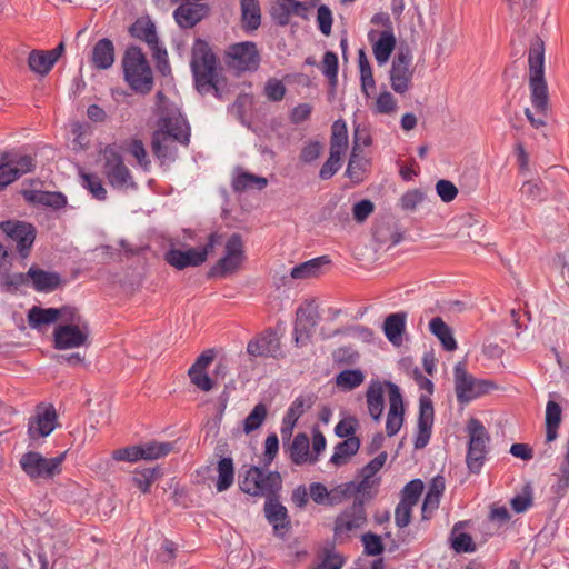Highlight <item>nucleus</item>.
<instances>
[{
  "label": "nucleus",
  "mask_w": 569,
  "mask_h": 569,
  "mask_svg": "<svg viewBox=\"0 0 569 569\" xmlns=\"http://www.w3.org/2000/svg\"><path fill=\"white\" fill-rule=\"evenodd\" d=\"M189 136L188 123L180 112L174 111L162 116L159 120V129L153 133L152 150L162 161L173 160L178 144L187 146Z\"/></svg>",
  "instance_id": "nucleus-1"
},
{
  "label": "nucleus",
  "mask_w": 569,
  "mask_h": 569,
  "mask_svg": "<svg viewBox=\"0 0 569 569\" xmlns=\"http://www.w3.org/2000/svg\"><path fill=\"white\" fill-rule=\"evenodd\" d=\"M190 67L196 87L200 92H208L210 89L219 90L218 60L207 41L194 40L191 48Z\"/></svg>",
  "instance_id": "nucleus-2"
},
{
  "label": "nucleus",
  "mask_w": 569,
  "mask_h": 569,
  "mask_svg": "<svg viewBox=\"0 0 569 569\" xmlns=\"http://www.w3.org/2000/svg\"><path fill=\"white\" fill-rule=\"evenodd\" d=\"M124 79L138 92L148 93L153 84L151 68L142 50L129 47L122 58Z\"/></svg>",
  "instance_id": "nucleus-3"
},
{
  "label": "nucleus",
  "mask_w": 569,
  "mask_h": 569,
  "mask_svg": "<svg viewBox=\"0 0 569 569\" xmlns=\"http://www.w3.org/2000/svg\"><path fill=\"white\" fill-rule=\"evenodd\" d=\"M282 488V478L277 471L250 467L240 480V489L253 497H277Z\"/></svg>",
  "instance_id": "nucleus-4"
},
{
  "label": "nucleus",
  "mask_w": 569,
  "mask_h": 569,
  "mask_svg": "<svg viewBox=\"0 0 569 569\" xmlns=\"http://www.w3.org/2000/svg\"><path fill=\"white\" fill-rule=\"evenodd\" d=\"M453 382L457 400L460 403H468L498 388L491 380L478 379L470 375L462 362L455 366Z\"/></svg>",
  "instance_id": "nucleus-5"
},
{
  "label": "nucleus",
  "mask_w": 569,
  "mask_h": 569,
  "mask_svg": "<svg viewBox=\"0 0 569 569\" xmlns=\"http://www.w3.org/2000/svg\"><path fill=\"white\" fill-rule=\"evenodd\" d=\"M130 33L150 47L158 69L164 74L169 70L168 53L166 49L159 46L156 24L150 17L138 18L130 27Z\"/></svg>",
  "instance_id": "nucleus-6"
},
{
  "label": "nucleus",
  "mask_w": 569,
  "mask_h": 569,
  "mask_svg": "<svg viewBox=\"0 0 569 569\" xmlns=\"http://www.w3.org/2000/svg\"><path fill=\"white\" fill-rule=\"evenodd\" d=\"M530 101L536 114L531 109H525V116L535 129L547 126V116L550 110V100L547 82L545 79H529Z\"/></svg>",
  "instance_id": "nucleus-7"
},
{
  "label": "nucleus",
  "mask_w": 569,
  "mask_h": 569,
  "mask_svg": "<svg viewBox=\"0 0 569 569\" xmlns=\"http://www.w3.org/2000/svg\"><path fill=\"white\" fill-rule=\"evenodd\" d=\"M246 259L244 244L240 234L233 233L224 244L223 256L211 268V274L226 277L236 273Z\"/></svg>",
  "instance_id": "nucleus-8"
},
{
  "label": "nucleus",
  "mask_w": 569,
  "mask_h": 569,
  "mask_svg": "<svg viewBox=\"0 0 569 569\" xmlns=\"http://www.w3.org/2000/svg\"><path fill=\"white\" fill-rule=\"evenodd\" d=\"M64 455L54 458H44L39 452L29 451L20 459L22 470L31 479H51L61 471Z\"/></svg>",
  "instance_id": "nucleus-9"
},
{
  "label": "nucleus",
  "mask_w": 569,
  "mask_h": 569,
  "mask_svg": "<svg viewBox=\"0 0 569 569\" xmlns=\"http://www.w3.org/2000/svg\"><path fill=\"white\" fill-rule=\"evenodd\" d=\"M224 61L238 72L254 71L259 68L260 53L254 42L233 43L226 50Z\"/></svg>",
  "instance_id": "nucleus-10"
},
{
  "label": "nucleus",
  "mask_w": 569,
  "mask_h": 569,
  "mask_svg": "<svg viewBox=\"0 0 569 569\" xmlns=\"http://www.w3.org/2000/svg\"><path fill=\"white\" fill-rule=\"evenodd\" d=\"M467 430L469 435L467 465L470 471L478 472L483 465L489 436L483 425L476 418L469 419Z\"/></svg>",
  "instance_id": "nucleus-11"
},
{
  "label": "nucleus",
  "mask_w": 569,
  "mask_h": 569,
  "mask_svg": "<svg viewBox=\"0 0 569 569\" xmlns=\"http://www.w3.org/2000/svg\"><path fill=\"white\" fill-rule=\"evenodd\" d=\"M219 236L210 234L208 243L203 248H190L188 250L170 249L166 253V261L176 269L182 270L187 267H197L207 260L208 254L219 242Z\"/></svg>",
  "instance_id": "nucleus-12"
},
{
  "label": "nucleus",
  "mask_w": 569,
  "mask_h": 569,
  "mask_svg": "<svg viewBox=\"0 0 569 569\" xmlns=\"http://www.w3.org/2000/svg\"><path fill=\"white\" fill-rule=\"evenodd\" d=\"M103 173L111 186L128 189L134 186L133 179L114 147L108 146L101 152Z\"/></svg>",
  "instance_id": "nucleus-13"
},
{
  "label": "nucleus",
  "mask_w": 569,
  "mask_h": 569,
  "mask_svg": "<svg viewBox=\"0 0 569 569\" xmlns=\"http://www.w3.org/2000/svg\"><path fill=\"white\" fill-rule=\"evenodd\" d=\"M53 346L58 350L77 349L90 345V325L62 326L53 330Z\"/></svg>",
  "instance_id": "nucleus-14"
},
{
  "label": "nucleus",
  "mask_w": 569,
  "mask_h": 569,
  "mask_svg": "<svg viewBox=\"0 0 569 569\" xmlns=\"http://www.w3.org/2000/svg\"><path fill=\"white\" fill-rule=\"evenodd\" d=\"M3 233L17 244L21 258H27L36 239V229L23 221L8 220L0 223Z\"/></svg>",
  "instance_id": "nucleus-15"
},
{
  "label": "nucleus",
  "mask_w": 569,
  "mask_h": 569,
  "mask_svg": "<svg viewBox=\"0 0 569 569\" xmlns=\"http://www.w3.org/2000/svg\"><path fill=\"white\" fill-rule=\"evenodd\" d=\"M318 320L317 306L312 301L306 302L297 309L293 331L297 347H303L310 342L312 330L318 325Z\"/></svg>",
  "instance_id": "nucleus-16"
},
{
  "label": "nucleus",
  "mask_w": 569,
  "mask_h": 569,
  "mask_svg": "<svg viewBox=\"0 0 569 569\" xmlns=\"http://www.w3.org/2000/svg\"><path fill=\"white\" fill-rule=\"evenodd\" d=\"M389 73L392 90L400 94L406 93L411 87L413 77L410 54L403 52L398 53L392 61Z\"/></svg>",
  "instance_id": "nucleus-17"
},
{
  "label": "nucleus",
  "mask_w": 569,
  "mask_h": 569,
  "mask_svg": "<svg viewBox=\"0 0 569 569\" xmlns=\"http://www.w3.org/2000/svg\"><path fill=\"white\" fill-rule=\"evenodd\" d=\"M389 409L386 421V432L388 437L398 433L403 425V401L399 388L391 382L387 383Z\"/></svg>",
  "instance_id": "nucleus-18"
},
{
  "label": "nucleus",
  "mask_w": 569,
  "mask_h": 569,
  "mask_svg": "<svg viewBox=\"0 0 569 569\" xmlns=\"http://www.w3.org/2000/svg\"><path fill=\"white\" fill-rule=\"evenodd\" d=\"M57 427V413L53 407H38L29 421L30 439L38 440L48 437Z\"/></svg>",
  "instance_id": "nucleus-19"
},
{
  "label": "nucleus",
  "mask_w": 569,
  "mask_h": 569,
  "mask_svg": "<svg viewBox=\"0 0 569 569\" xmlns=\"http://www.w3.org/2000/svg\"><path fill=\"white\" fill-rule=\"evenodd\" d=\"M433 417L435 411L431 400L426 396H421L419 399V418L415 438L416 449H422L428 445L433 426Z\"/></svg>",
  "instance_id": "nucleus-20"
},
{
  "label": "nucleus",
  "mask_w": 569,
  "mask_h": 569,
  "mask_svg": "<svg viewBox=\"0 0 569 569\" xmlns=\"http://www.w3.org/2000/svg\"><path fill=\"white\" fill-rule=\"evenodd\" d=\"M366 522L363 503L361 500H356L350 508L337 517L335 531L337 535H347L363 527Z\"/></svg>",
  "instance_id": "nucleus-21"
},
{
  "label": "nucleus",
  "mask_w": 569,
  "mask_h": 569,
  "mask_svg": "<svg viewBox=\"0 0 569 569\" xmlns=\"http://www.w3.org/2000/svg\"><path fill=\"white\" fill-rule=\"evenodd\" d=\"M214 359L213 350L203 351L188 370L191 382L202 391H210L213 382L207 373L208 367Z\"/></svg>",
  "instance_id": "nucleus-22"
},
{
  "label": "nucleus",
  "mask_w": 569,
  "mask_h": 569,
  "mask_svg": "<svg viewBox=\"0 0 569 569\" xmlns=\"http://www.w3.org/2000/svg\"><path fill=\"white\" fill-rule=\"evenodd\" d=\"M353 489V483H346L328 491L322 483L316 482L310 486V497L316 503L337 505L349 497Z\"/></svg>",
  "instance_id": "nucleus-23"
},
{
  "label": "nucleus",
  "mask_w": 569,
  "mask_h": 569,
  "mask_svg": "<svg viewBox=\"0 0 569 569\" xmlns=\"http://www.w3.org/2000/svg\"><path fill=\"white\" fill-rule=\"evenodd\" d=\"M377 34L378 32L376 30H371L368 33V38L372 42V51L378 64L382 66L389 60L397 41L392 28L381 31L379 38L376 40Z\"/></svg>",
  "instance_id": "nucleus-24"
},
{
  "label": "nucleus",
  "mask_w": 569,
  "mask_h": 569,
  "mask_svg": "<svg viewBox=\"0 0 569 569\" xmlns=\"http://www.w3.org/2000/svg\"><path fill=\"white\" fill-rule=\"evenodd\" d=\"M208 10L203 3L187 2L174 10L173 18L181 28L189 29L200 22L207 16Z\"/></svg>",
  "instance_id": "nucleus-25"
},
{
  "label": "nucleus",
  "mask_w": 569,
  "mask_h": 569,
  "mask_svg": "<svg viewBox=\"0 0 569 569\" xmlns=\"http://www.w3.org/2000/svg\"><path fill=\"white\" fill-rule=\"evenodd\" d=\"M313 405L311 396H299L289 407L282 420L281 433L290 436L299 418Z\"/></svg>",
  "instance_id": "nucleus-26"
},
{
  "label": "nucleus",
  "mask_w": 569,
  "mask_h": 569,
  "mask_svg": "<svg viewBox=\"0 0 569 569\" xmlns=\"http://www.w3.org/2000/svg\"><path fill=\"white\" fill-rule=\"evenodd\" d=\"M247 351L254 357H277L280 352V340L274 333L269 332L249 341Z\"/></svg>",
  "instance_id": "nucleus-27"
},
{
  "label": "nucleus",
  "mask_w": 569,
  "mask_h": 569,
  "mask_svg": "<svg viewBox=\"0 0 569 569\" xmlns=\"http://www.w3.org/2000/svg\"><path fill=\"white\" fill-rule=\"evenodd\" d=\"M329 263L327 256L317 257L305 261L291 269V278L295 281H303L320 276L322 268Z\"/></svg>",
  "instance_id": "nucleus-28"
},
{
  "label": "nucleus",
  "mask_w": 569,
  "mask_h": 569,
  "mask_svg": "<svg viewBox=\"0 0 569 569\" xmlns=\"http://www.w3.org/2000/svg\"><path fill=\"white\" fill-rule=\"evenodd\" d=\"M264 515L276 531L288 529L289 518L287 508L281 505L277 497H270L264 505Z\"/></svg>",
  "instance_id": "nucleus-29"
},
{
  "label": "nucleus",
  "mask_w": 569,
  "mask_h": 569,
  "mask_svg": "<svg viewBox=\"0 0 569 569\" xmlns=\"http://www.w3.org/2000/svg\"><path fill=\"white\" fill-rule=\"evenodd\" d=\"M92 64L100 70L109 69L114 62V47L111 40H99L92 49Z\"/></svg>",
  "instance_id": "nucleus-30"
},
{
  "label": "nucleus",
  "mask_w": 569,
  "mask_h": 569,
  "mask_svg": "<svg viewBox=\"0 0 569 569\" xmlns=\"http://www.w3.org/2000/svg\"><path fill=\"white\" fill-rule=\"evenodd\" d=\"M406 319L407 315L405 312L391 313L385 319L383 332L393 346H401L402 343Z\"/></svg>",
  "instance_id": "nucleus-31"
},
{
  "label": "nucleus",
  "mask_w": 569,
  "mask_h": 569,
  "mask_svg": "<svg viewBox=\"0 0 569 569\" xmlns=\"http://www.w3.org/2000/svg\"><path fill=\"white\" fill-rule=\"evenodd\" d=\"M368 412L375 421H379L383 412V387L379 381H371L366 392Z\"/></svg>",
  "instance_id": "nucleus-32"
},
{
  "label": "nucleus",
  "mask_w": 569,
  "mask_h": 569,
  "mask_svg": "<svg viewBox=\"0 0 569 569\" xmlns=\"http://www.w3.org/2000/svg\"><path fill=\"white\" fill-rule=\"evenodd\" d=\"M348 149V132L343 120H337L332 124V134L330 140V157L341 160Z\"/></svg>",
  "instance_id": "nucleus-33"
},
{
  "label": "nucleus",
  "mask_w": 569,
  "mask_h": 569,
  "mask_svg": "<svg viewBox=\"0 0 569 569\" xmlns=\"http://www.w3.org/2000/svg\"><path fill=\"white\" fill-rule=\"evenodd\" d=\"M56 64L49 51L31 50L28 56L29 69L41 77L47 76Z\"/></svg>",
  "instance_id": "nucleus-34"
},
{
  "label": "nucleus",
  "mask_w": 569,
  "mask_h": 569,
  "mask_svg": "<svg viewBox=\"0 0 569 569\" xmlns=\"http://www.w3.org/2000/svg\"><path fill=\"white\" fill-rule=\"evenodd\" d=\"M27 276L32 280L38 291H51L60 284V276L56 272L30 268Z\"/></svg>",
  "instance_id": "nucleus-35"
},
{
  "label": "nucleus",
  "mask_w": 569,
  "mask_h": 569,
  "mask_svg": "<svg viewBox=\"0 0 569 569\" xmlns=\"http://www.w3.org/2000/svg\"><path fill=\"white\" fill-rule=\"evenodd\" d=\"M360 132L355 130L353 147L347 167V176L350 179L360 180V174L366 170L367 160L360 156Z\"/></svg>",
  "instance_id": "nucleus-36"
},
{
  "label": "nucleus",
  "mask_w": 569,
  "mask_h": 569,
  "mask_svg": "<svg viewBox=\"0 0 569 569\" xmlns=\"http://www.w3.org/2000/svg\"><path fill=\"white\" fill-rule=\"evenodd\" d=\"M429 329L447 351H455L457 349V341L452 330L440 317H436L429 322Z\"/></svg>",
  "instance_id": "nucleus-37"
},
{
  "label": "nucleus",
  "mask_w": 569,
  "mask_h": 569,
  "mask_svg": "<svg viewBox=\"0 0 569 569\" xmlns=\"http://www.w3.org/2000/svg\"><path fill=\"white\" fill-rule=\"evenodd\" d=\"M546 443L555 441L561 422V408L555 401H548L546 407Z\"/></svg>",
  "instance_id": "nucleus-38"
},
{
  "label": "nucleus",
  "mask_w": 569,
  "mask_h": 569,
  "mask_svg": "<svg viewBox=\"0 0 569 569\" xmlns=\"http://www.w3.org/2000/svg\"><path fill=\"white\" fill-rule=\"evenodd\" d=\"M310 442L305 433H298L290 446V459L296 465H302L307 461L315 462L316 458L310 457Z\"/></svg>",
  "instance_id": "nucleus-39"
},
{
  "label": "nucleus",
  "mask_w": 569,
  "mask_h": 569,
  "mask_svg": "<svg viewBox=\"0 0 569 569\" xmlns=\"http://www.w3.org/2000/svg\"><path fill=\"white\" fill-rule=\"evenodd\" d=\"M529 79H545V47L538 41L529 50Z\"/></svg>",
  "instance_id": "nucleus-40"
},
{
  "label": "nucleus",
  "mask_w": 569,
  "mask_h": 569,
  "mask_svg": "<svg viewBox=\"0 0 569 569\" xmlns=\"http://www.w3.org/2000/svg\"><path fill=\"white\" fill-rule=\"evenodd\" d=\"M360 447V440L357 437H349L341 443L336 446L335 452L330 461L339 467L346 465L349 459L357 453Z\"/></svg>",
  "instance_id": "nucleus-41"
},
{
  "label": "nucleus",
  "mask_w": 569,
  "mask_h": 569,
  "mask_svg": "<svg viewBox=\"0 0 569 569\" xmlns=\"http://www.w3.org/2000/svg\"><path fill=\"white\" fill-rule=\"evenodd\" d=\"M57 320H59L58 308L43 309L34 306L28 312V322L33 329L54 323Z\"/></svg>",
  "instance_id": "nucleus-42"
},
{
  "label": "nucleus",
  "mask_w": 569,
  "mask_h": 569,
  "mask_svg": "<svg viewBox=\"0 0 569 569\" xmlns=\"http://www.w3.org/2000/svg\"><path fill=\"white\" fill-rule=\"evenodd\" d=\"M218 479L216 488L219 492L231 487L234 479V467L231 458H221L217 465Z\"/></svg>",
  "instance_id": "nucleus-43"
},
{
  "label": "nucleus",
  "mask_w": 569,
  "mask_h": 569,
  "mask_svg": "<svg viewBox=\"0 0 569 569\" xmlns=\"http://www.w3.org/2000/svg\"><path fill=\"white\" fill-rule=\"evenodd\" d=\"M365 378V373L360 369H347L339 372L335 381L339 389L350 391L361 386Z\"/></svg>",
  "instance_id": "nucleus-44"
},
{
  "label": "nucleus",
  "mask_w": 569,
  "mask_h": 569,
  "mask_svg": "<svg viewBox=\"0 0 569 569\" xmlns=\"http://www.w3.org/2000/svg\"><path fill=\"white\" fill-rule=\"evenodd\" d=\"M241 13L246 29H258L261 23V13L258 0H241Z\"/></svg>",
  "instance_id": "nucleus-45"
},
{
  "label": "nucleus",
  "mask_w": 569,
  "mask_h": 569,
  "mask_svg": "<svg viewBox=\"0 0 569 569\" xmlns=\"http://www.w3.org/2000/svg\"><path fill=\"white\" fill-rule=\"evenodd\" d=\"M268 180L263 177L254 176L249 172L238 173L232 181L236 191H244L248 189L262 190L267 187Z\"/></svg>",
  "instance_id": "nucleus-46"
},
{
  "label": "nucleus",
  "mask_w": 569,
  "mask_h": 569,
  "mask_svg": "<svg viewBox=\"0 0 569 569\" xmlns=\"http://www.w3.org/2000/svg\"><path fill=\"white\" fill-rule=\"evenodd\" d=\"M24 197L29 201L52 208H61L66 203V198L59 192L26 191Z\"/></svg>",
  "instance_id": "nucleus-47"
},
{
  "label": "nucleus",
  "mask_w": 569,
  "mask_h": 569,
  "mask_svg": "<svg viewBox=\"0 0 569 569\" xmlns=\"http://www.w3.org/2000/svg\"><path fill=\"white\" fill-rule=\"evenodd\" d=\"M453 228L457 229L456 237L471 238L469 230L481 229L480 221L471 213H465L451 221Z\"/></svg>",
  "instance_id": "nucleus-48"
},
{
  "label": "nucleus",
  "mask_w": 569,
  "mask_h": 569,
  "mask_svg": "<svg viewBox=\"0 0 569 569\" xmlns=\"http://www.w3.org/2000/svg\"><path fill=\"white\" fill-rule=\"evenodd\" d=\"M268 409L264 403H258L243 421V431L250 433L260 428L267 418Z\"/></svg>",
  "instance_id": "nucleus-49"
},
{
  "label": "nucleus",
  "mask_w": 569,
  "mask_h": 569,
  "mask_svg": "<svg viewBox=\"0 0 569 569\" xmlns=\"http://www.w3.org/2000/svg\"><path fill=\"white\" fill-rule=\"evenodd\" d=\"M397 109V100L389 91L380 92L372 107V111L378 114H395Z\"/></svg>",
  "instance_id": "nucleus-50"
},
{
  "label": "nucleus",
  "mask_w": 569,
  "mask_h": 569,
  "mask_svg": "<svg viewBox=\"0 0 569 569\" xmlns=\"http://www.w3.org/2000/svg\"><path fill=\"white\" fill-rule=\"evenodd\" d=\"M457 42V37L451 31L443 32L438 39L435 47V56L437 60L450 57Z\"/></svg>",
  "instance_id": "nucleus-51"
},
{
  "label": "nucleus",
  "mask_w": 569,
  "mask_h": 569,
  "mask_svg": "<svg viewBox=\"0 0 569 569\" xmlns=\"http://www.w3.org/2000/svg\"><path fill=\"white\" fill-rule=\"evenodd\" d=\"M141 451V459L152 460L167 456L172 446L169 442H148L139 446Z\"/></svg>",
  "instance_id": "nucleus-52"
},
{
  "label": "nucleus",
  "mask_w": 569,
  "mask_h": 569,
  "mask_svg": "<svg viewBox=\"0 0 569 569\" xmlns=\"http://www.w3.org/2000/svg\"><path fill=\"white\" fill-rule=\"evenodd\" d=\"M423 488L425 485L420 479L411 480L402 489L400 502L415 507L420 499Z\"/></svg>",
  "instance_id": "nucleus-53"
},
{
  "label": "nucleus",
  "mask_w": 569,
  "mask_h": 569,
  "mask_svg": "<svg viewBox=\"0 0 569 569\" xmlns=\"http://www.w3.org/2000/svg\"><path fill=\"white\" fill-rule=\"evenodd\" d=\"M82 186L90 191V193L98 200L107 198V190L103 187L99 177L86 172H80Z\"/></svg>",
  "instance_id": "nucleus-54"
},
{
  "label": "nucleus",
  "mask_w": 569,
  "mask_h": 569,
  "mask_svg": "<svg viewBox=\"0 0 569 569\" xmlns=\"http://www.w3.org/2000/svg\"><path fill=\"white\" fill-rule=\"evenodd\" d=\"M387 460V453L382 452L373 458L368 465L361 469L362 481L360 487L368 488L371 482L370 479L382 468Z\"/></svg>",
  "instance_id": "nucleus-55"
},
{
  "label": "nucleus",
  "mask_w": 569,
  "mask_h": 569,
  "mask_svg": "<svg viewBox=\"0 0 569 569\" xmlns=\"http://www.w3.org/2000/svg\"><path fill=\"white\" fill-rule=\"evenodd\" d=\"M59 319H61L62 326H80L89 325V321L80 313V311L70 306L58 308Z\"/></svg>",
  "instance_id": "nucleus-56"
},
{
  "label": "nucleus",
  "mask_w": 569,
  "mask_h": 569,
  "mask_svg": "<svg viewBox=\"0 0 569 569\" xmlns=\"http://www.w3.org/2000/svg\"><path fill=\"white\" fill-rule=\"evenodd\" d=\"M322 72L329 79L332 90L338 82V57L331 51H327L322 59Z\"/></svg>",
  "instance_id": "nucleus-57"
},
{
  "label": "nucleus",
  "mask_w": 569,
  "mask_h": 569,
  "mask_svg": "<svg viewBox=\"0 0 569 569\" xmlns=\"http://www.w3.org/2000/svg\"><path fill=\"white\" fill-rule=\"evenodd\" d=\"M425 200V193L418 189L405 192L399 199L401 210L407 212L415 211Z\"/></svg>",
  "instance_id": "nucleus-58"
},
{
  "label": "nucleus",
  "mask_w": 569,
  "mask_h": 569,
  "mask_svg": "<svg viewBox=\"0 0 569 569\" xmlns=\"http://www.w3.org/2000/svg\"><path fill=\"white\" fill-rule=\"evenodd\" d=\"M17 176L12 163L8 160V154L4 153L0 158V190L17 180Z\"/></svg>",
  "instance_id": "nucleus-59"
},
{
  "label": "nucleus",
  "mask_w": 569,
  "mask_h": 569,
  "mask_svg": "<svg viewBox=\"0 0 569 569\" xmlns=\"http://www.w3.org/2000/svg\"><path fill=\"white\" fill-rule=\"evenodd\" d=\"M8 160L12 163L14 171L18 177L26 174L34 168V160L30 156H10L8 154Z\"/></svg>",
  "instance_id": "nucleus-60"
},
{
  "label": "nucleus",
  "mask_w": 569,
  "mask_h": 569,
  "mask_svg": "<svg viewBox=\"0 0 569 569\" xmlns=\"http://www.w3.org/2000/svg\"><path fill=\"white\" fill-rule=\"evenodd\" d=\"M436 191L443 202H451L458 196V188L449 180L441 179L436 183Z\"/></svg>",
  "instance_id": "nucleus-61"
},
{
  "label": "nucleus",
  "mask_w": 569,
  "mask_h": 569,
  "mask_svg": "<svg viewBox=\"0 0 569 569\" xmlns=\"http://www.w3.org/2000/svg\"><path fill=\"white\" fill-rule=\"evenodd\" d=\"M332 12L328 6L321 4L317 11V22L320 31L325 36H330L332 27Z\"/></svg>",
  "instance_id": "nucleus-62"
},
{
  "label": "nucleus",
  "mask_w": 569,
  "mask_h": 569,
  "mask_svg": "<svg viewBox=\"0 0 569 569\" xmlns=\"http://www.w3.org/2000/svg\"><path fill=\"white\" fill-rule=\"evenodd\" d=\"M112 459L117 461L136 462L141 459L140 447L132 446L117 449L112 452Z\"/></svg>",
  "instance_id": "nucleus-63"
},
{
  "label": "nucleus",
  "mask_w": 569,
  "mask_h": 569,
  "mask_svg": "<svg viewBox=\"0 0 569 569\" xmlns=\"http://www.w3.org/2000/svg\"><path fill=\"white\" fill-rule=\"evenodd\" d=\"M156 473L154 469H144L134 473L132 481L142 492H148L151 483L156 479Z\"/></svg>",
  "instance_id": "nucleus-64"
}]
</instances>
